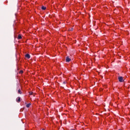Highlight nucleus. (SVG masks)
Listing matches in <instances>:
<instances>
[{"label": "nucleus", "mask_w": 130, "mask_h": 130, "mask_svg": "<svg viewBox=\"0 0 130 130\" xmlns=\"http://www.w3.org/2000/svg\"><path fill=\"white\" fill-rule=\"evenodd\" d=\"M29 95H32L33 94V92L32 91H30L29 92Z\"/></svg>", "instance_id": "1a4fd4ad"}, {"label": "nucleus", "mask_w": 130, "mask_h": 130, "mask_svg": "<svg viewBox=\"0 0 130 130\" xmlns=\"http://www.w3.org/2000/svg\"><path fill=\"white\" fill-rule=\"evenodd\" d=\"M25 57H26V58H28V59H29L30 58V57H31V56H30V54H26L25 55Z\"/></svg>", "instance_id": "20e7f679"}, {"label": "nucleus", "mask_w": 130, "mask_h": 130, "mask_svg": "<svg viewBox=\"0 0 130 130\" xmlns=\"http://www.w3.org/2000/svg\"><path fill=\"white\" fill-rule=\"evenodd\" d=\"M18 94H22L23 92H22V91H21V89H20V87H19V89L18 90Z\"/></svg>", "instance_id": "423d86ee"}, {"label": "nucleus", "mask_w": 130, "mask_h": 130, "mask_svg": "<svg viewBox=\"0 0 130 130\" xmlns=\"http://www.w3.org/2000/svg\"><path fill=\"white\" fill-rule=\"evenodd\" d=\"M66 62H70L71 61V58L69 56L66 57Z\"/></svg>", "instance_id": "f03ea898"}, {"label": "nucleus", "mask_w": 130, "mask_h": 130, "mask_svg": "<svg viewBox=\"0 0 130 130\" xmlns=\"http://www.w3.org/2000/svg\"><path fill=\"white\" fill-rule=\"evenodd\" d=\"M119 130H121V129H119Z\"/></svg>", "instance_id": "9b49d317"}, {"label": "nucleus", "mask_w": 130, "mask_h": 130, "mask_svg": "<svg viewBox=\"0 0 130 130\" xmlns=\"http://www.w3.org/2000/svg\"><path fill=\"white\" fill-rule=\"evenodd\" d=\"M16 102H17L18 103H20V102H21V98H20L19 96L18 97L17 99H16Z\"/></svg>", "instance_id": "7ed1b4c3"}, {"label": "nucleus", "mask_w": 130, "mask_h": 130, "mask_svg": "<svg viewBox=\"0 0 130 130\" xmlns=\"http://www.w3.org/2000/svg\"><path fill=\"white\" fill-rule=\"evenodd\" d=\"M118 81L119 82H120V83H122V82H123V81H124L123 80V77H121V76H119L118 78Z\"/></svg>", "instance_id": "f257e3e1"}, {"label": "nucleus", "mask_w": 130, "mask_h": 130, "mask_svg": "<svg viewBox=\"0 0 130 130\" xmlns=\"http://www.w3.org/2000/svg\"><path fill=\"white\" fill-rule=\"evenodd\" d=\"M41 9L43 11H45V10H46V8L44 6H42Z\"/></svg>", "instance_id": "0eeeda50"}, {"label": "nucleus", "mask_w": 130, "mask_h": 130, "mask_svg": "<svg viewBox=\"0 0 130 130\" xmlns=\"http://www.w3.org/2000/svg\"><path fill=\"white\" fill-rule=\"evenodd\" d=\"M17 38L18 40L22 39V36H21V35H19Z\"/></svg>", "instance_id": "6e6552de"}, {"label": "nucleus", "mask_w": 130, "mask_h": 130, "mask_svg": "<svg viewBox=\"0 0 130 130\" xmlns=\"http://www.w3.org/2000/svg\"><path fill=\"white\" fill-rule=\"evenodd\" d=\"M63 84H64V85H66V81H63Z\"/></svg>", "instance_id": "9d476101"}, {"label": "nucleus", "mask_w": 130, "mask_h": 130, "mask_svg": "<svg viewBox=\"0 0 130 130\" xmlns=\"http://www.w3.org/2000/svg\"><path fill=\"white\" fill-rule=\"evenodd\" d=\"M30 106H31V103H29L26 105V107L27 108H29V107H30Z\"/></svg>", "instance_id": "39448f33"}]
</instances>
